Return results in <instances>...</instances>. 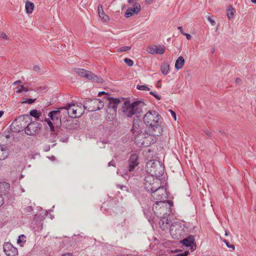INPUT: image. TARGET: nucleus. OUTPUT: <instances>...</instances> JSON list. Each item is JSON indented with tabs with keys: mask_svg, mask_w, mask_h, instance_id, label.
<instances>
[{
	"mask_svg": "<svg viewBox=\"0 0 256 256\" xmlns=\"http://www.w3.org/2000/svg\"><path fill=\"white\" fill-rule=\"evenodd\" d=\"M184 59L182 56H180L178 57L176 61L175 68L177 70L181 69L184 65Z\"/></svg>",
	"mask_w": 256,
	"mask_h": 256,
	"instance_id": "obj_24",
	"label": "nucleus"
},
{
	"mask_svg": "<svg viewBox=\"0 0 256 256\" xmlns=\"http://www.w3.org/2000/svg\"><path fill=\"white\" fill-rule=\"evenodd\" d=\"M62 256H74L71 253H66L62 255Z\"/></svg>",
	"mask_w": 256,
	"mask_h": 256,
	"instance_id": "obj_55",
	"label": "nucleus"
},
{
	"mask_svg": "<svg viewBox=\"0 0 256 256\" xmlns=\"http://www.w3.org/2000/svg\"><path fill=\"white\" fill-rule=\"evenodd\" d=\"M74 71L78 76L94 82L100 83H102L104 82V80L100 77L97 76L90 71L79 68H74Z\"/></svg>",
	"mask_w": 256,
	"mask_h": 256,
	"instance_id": "obj_10",
	"label": "nucleus"
},
{
	"mask_svg": "<svg viewBox=\"0 0 256 256\" xmlns=\"http://www.w3.org/2000/svg\"><path fill=\"white\" fill-rule=\"evenodd\" d=\"M208 20L211 23L212 26H214L216 24L215 21L213 20L210 17L208 16Z\"/></svg>",
	"mask_w": 256,
	"mask_h": 256,
	"instance_id": "obj_47",
	"label": "nucleus"
},
{
	"mask_svg": "<svg viewBox=\"0 0 256 256\" xmlns=\"http://www.w3.org/2000/svg\"><path fill=\"white\" fill-rule=\"evenodd\" d=\"M26 242V237L24 234H21L18 236V238L17 240L18 244H20L22 242Z\"/></svg>",
	"mask_w": 256,
	"mask_h": 256,
	"instance_id": "obj_34",
	"label": "nucleus"
},
{
	"mask_svg": "<svg viewBox=\"0 0 256 256\" xmlns=\"http://www.w3.org/2000/svg\"><path fill=\"white\" fill-rule=\"evenodd\" d=\"M4 111L1 110L0 111V118L4 114Z\"/></svg>",
	"mask_w": 256,
	"mask_h": 256,
	"instance_id": "obj_59",
	"label": "nucleus"
},
{
	"mask_svg": "<svg viewBox=\"0 0 256 256\" xmlns=\"http://www.w3.org/2000/svg\"><path fill=\"white\" fill-rule=\"evenodd\" d=\"M182 35L185 36H186V39L188 40H190L192 38V36L189 34L184 32V34H183Z\"/></svg>",
	"mask_w": 256,
	"mask_h": 256,
	"instance_id": "obj_49",
	"label": "nucleus"
},
{
	"mask_svg": "<svg viewBox=\"0 0 256 256\" xmlns=\"http://www.w3.org/2000/svg\"><path fill=\"white\" fill-rule=\"evenodd\" d=\"M102 94H105V95H106V96H109V94H108V93L106 92H104V91L99 92H98V96H102Z\"/></svg>",
	"mask_w": 256,
	"mask_h": 256,
	"instance_id": "obj_48",
	"label": "nucleus"
},
{
	"mask_svg": "<svg viewBox=\"0 0 256 256\" xmlns=\"http://www.w3.org/2000/svg\"><path fill=\"white\" fill-rule=\"evenodd\" d=\"M5 137H6V138L8 139V138H10V135L9 134H6V135L5 136Z\"/></svg>",
	"mask_w": 256,
	"mask_h": 256,
	"instance_id": "obj_60",
	"label": "nucleus"
},
{
	"mask_svg": "<svg viewBox=\"0 0 256 256\" xmlns=\"http://www.w3.org/2000/svg\"><path fill=\"white\" fill-rule=\"evenodd\" d=\"M160 186V180L158 177L151 175H148L145 177L144 186L148 192L152 193V191L158 188Z\"/></svg>",
	"mask_w": 256,
	"mask_h": 256,
	"instance_id": "obj_7",
	"label": "nucleus"
},
{
	"mask_svg": "<svg viewBox=\"0 0 256 256\" xmlns=\"http://www.w3.org/2000/svg\"><path fill=\"white\" fill-rule=\"evenodd\" d=\"M108 166H114L115 162H114V160H112V161H110V162H108Z\"/></svg>",
	"mask_w": 256,
	"mask_h": 256,
	"instance_id": "obj_53",
	"label": "nucleus"
},
{
	"mask_svg": "<svg viewBox=\"0 0 256 256\" xmlns=\"http://www.w3.org/2000/svg\"><path fill=\"white\" fill-rule=\"evenodd\" d=\"M62 109H64L65 112L72 118L80 117L84 113V110H82L81 106H75L72 103L68 104L64 107H62Z\"/></svg>",
	"mask_w": 256,
	"mask_h": 256,
	"instance_id": "obj_9",
	"label": "nucleus"
},
{
	"mask_svg": "<svg viewBox=\"0 0 256 256\" xmlns=\"http://www.w3.org/2000/svg\"><path fill=\"white\" fill-rule=\"evenodd\" d=\"M30 119V116L27 114L18 116L10 124V130L14 132H19L24 130L26 131V124Z\"/></svg>",
	"mask_w": 256,
	"mask_h": 256,
	"instance_id": "obj_5",
	"label": "nucleus"
},
{
	"mask_svg": "<svg viewBox=\"0 0 256 256\" xmlns=\"http://www.w3.org/2000/svg\"><path fill=\"white\" fill-rule=\"evenodd\" d=\"M252 2L256 4V0H251Z\"/></svg>",
	"mask_w": 256,
	"mask_h": 256,
	"instance_id": "obj_63",
	"label": "nucleus"
},
{
	"mask_svg": "<svg viewBox=\"0 0 256 256\" xmlns=\"http://www.w3.org/2000/svg\"><path fill=\"white\" fill-rule=\"evenodd\" d=\"M83 106L84 109L88 112H95L101 110L104 107V102L98 98H86L80 103Z\"/></svg>",
	"mask_w": 256,
	"mask_h": 256,
	"instance_id": "obj_6",
	"label": "nucleus"
},
{
	"mask_svg": "<svg viewBox=\"0 0 256 256\" xmlns=\"http://www.w3.org/2000/svg\"><path fill=\"white\" fill-rule=\"evenodd\" d=\"M173 202L172 200L168 202H158L153 204L152 210L154 214L160 218L162 224H169L170 220L168 216L172 213V207Z\"/></svg>",
	"mask_w": 256,
	"mask_h": 256,
	"instance_id": "obj_2",
	"label": "nucleus"
},
{
	"mask_svg": "<svg viewBox=\"0 0 256 256\" xmlns=\"http://www.w3.org/2000/svg\"><path fill=\"white\" fill-rule=\"evenodd\" d=\"M104 98L108 102V108L109 109H112L114 112H116L118 106L120 102V100L118 98H114L109 96H105Z\"/></svg>",
	"mask_w": 256,
	"mask_h": 256,
	"instance_id": "obj_16",
	"label": "nucleus"
},
{
	"mask_svg": "<svg viewBox=\"0 0 256 256\" xmlns=\"http://www.w3.org/2000/svg\"><path fill=\"white\" fill-rule=\"evenodd\" d=\"M234 10L232 8L228 10L227 12V16L229 19H230L232 16L234 14Z\"/></svg>",
	"mask_w": 256,
	"mask_h": 256,
	"instance_id": "obj_37",
	"label": "nucleus"
},
{
	"mask_svg": "<svg viewBox=\"0 0 256 256\" xmlns=\"http://www.w3.org/2000/svg\"><path fill=\"white\" fill-rule=\"evenodd\" d=\"M160 118V115L155 110L148 111L144 116V124L149 126L150 134L158 136L162 134Z\"/></svg>",
	"mask_w": 256,
	"mask_h": 256,
	"instance_id": "obj_1",
	"label": "nucleus"
},
{
	"mask_svg": "<svg viewBox=\"0 0 256 256\" xmlns=\"http://www.w3.org/2000/svg\"><path fill=\"white\" fill-rule=\"evenodd\" d=\"M223 242L226 244L227 247L228 248H231L232 250L234 249V244H230L226 240H224Z\"/></svg>",
	"mask_w": 256,
	"mask_h": 256,
	"instance_id": "obj_43",
	"label": "nucleus"
},
{
	"mask_svg": "<svg viewBox=\"0 0 256 256\" xmlns=\"http://www.w3.org/2000/svg\"><path fill=\"white\" fill-rule=\"evenodd\" d=\"M0 38L4 40H8V36L3 32H0Z\"/></svg>",
	"mask_w": 256,
	"mask_h": 256,
	"instance_id": "obj_44",
	"label": "nucleus"
},
{
	"mask_svg": "<svg viewBox=\"0 0 256 256\" xmlns=\"http://www.w3.org/2000/svg\"><path fill=\"white\" fill-rule=\"evenodd\" d=\"M10 184L6 182H0V196L7 194L10 190Z\"/></svg>",
	"mask_w": 256,
	"mask_h": 256,
	"instance_id": "obj_20",
	"label": "nucleus"
},
{
	"mask_svg": "<svg viewBox=\"0 0 256 256\" xmlns=\"http://www.w3.org/2000/svg\"><path fill=\"white\" fill-rule=\"evenodd\" d=\"M156 54H162L164 52L166 47L162 45H156Z\"/></svg>",
	"mask_w": 256,
	"mask_h": 256,
	"instance_id": "obj_29",
	"label": "nucleus"
},
{
	"mask_svg": "<svg viewBox=\"0 0 256 256\" xmlns=\"http://www.w3.org/2000/svg\"><path fill=\"white\" fill-rule=\"evenodd\" d=\"M124 60V62L129 66H132L134 64L133 61L128 58H125Z\"/></svg>",
	"mask_w": 256,
	"mask_h": 256,
	"instance_id": "obj_39",
	"label": "nucleus"
},
{
	"mask_svg": "<svg viewBox=\"0 0 256 256\" xmlns=\"http://www.w3.org/2000/svg\"><path fill=\"white\" fill-rule=\"evenodd\" d=\"M63 110L64 109H62V108H60L58 110H52L48 113V116L51 120L53 122L54 126L59 128L56 130L57 134H59L61 132L60 124L62 122L61 118V110Z\"/></svg>",
	"mask_w": 256,
	"mask_h": 256,
	"instance_id": "obj_11",
	"label": "nucleus"
},
{
	"mask_svg": "<svg viewBox=\"0 0 256 256\" xmlns=\"http://www.w3.org/2000/svg\"><path fill=\"white\" fill-rule=\"evenodd\" d=\"M168 192L166 188L160 186L158 188H156L151 193V199L158 203V202H168Z\"/></svg>",
	"mask_w": 256,
	"mask_h": 256,
	"instance_id": "obj_8",
	"label": "nucleus"
},
{
	"mask_svg": "<svg viewBox=\"0 0 256 256\" xmlns=\"http://www.w3.org/2000/svg\"><path fill=\"white\" fill-rule=\"evenodd\" d=\"M33 70L38 74H43L46 72V70L44 67H40L38 65H34L32 68Z\"/></svg>",
	"mask_w": 256,
	"mask_h": 256,
	"instance_id": "obj_25",
	"label": "nucleus"
},
{
	"mask_svg": "<svg viewBox=\"0 0 256 256\" xmlns=\"http://www.w3.org/2000/svg\"><path fill=\"white\" fill-rule=\"evenodd\" d=\"M136 88L142 90H149L150 88L146 85H137Z\"/></svg>",
	"mask_w": 256,
	"mask_h": 256,
	"instance_id": "obj_36",
	"label": "nucleus"
},
{
	"mask_svg": "<svg viewBox=\"0 0 256 256\" xmlns=\"http://www.w3.org/2000/svg\"><path fill=\"white\" fill-rule=\"evenodd\" d=\"M144 214L148 220L149 222L152 218V213L150 208H146L144 210Z\"/></svg>",
	"mask_w": 256,
	"mask_h": 256,
	"instance_id": "obj_30",
	"label": "nucleus"
},
{
	"mask_svg": "<svg viewBox=\"0 0 256 256\" xmlns=\"http://www.w3.org/2000/svg\"><path fill=\"white\" fill-rule=\"evenodd\" d=\"M171 114H172V116L173 117V118L176 120V114L174 112L173 110H169Z\"/></svg>",
	"mask_w": 256,
	"mask_h": 256,
	"instance_id": "obj_46",
	"label": "nucleus"
},
{
	"mask_svg": "<svg viewBox=\"0 0 256 256\" xmlns=\"http://www.w3.org/2000/svg\"><path fill=\"white\" fill-rule=\"evenodd\" d=\"M116 186L118 188L122 190L126 191V192H129L128 187L125 185H120L118 184H116Z\"/></svg>",
	"mask_w": 256,
	"mask_h": 256,
	"instance_id": "obj_38",
	"label": "nucleus"
},
{
	"mask_svg": "<svg viewBox=\"0 0 256 256\" xmlns=\"http://www.w3.org/2000/svg\"><path fill=\"white\" fill-rule=\"evenodd\" d=\"M21 83H22V82L20 80H16V81L14 82L13 84L14 85H16V84H20Z\"/></svg>",
	"mask_w": 256,
	"mask_h": 256,
	"instance_id": "obj_56",
	"label": "nucleus"
},
{
	"mask_svg": "<svg viewBox=\"0 0 256 256\" xmlns=\"http://www.w3.org/2000/svg\"><path fill=\"white\" fill-rule=\"evenodd\" d=\"M40 124L36 122H34L26 124L25 133L28 136H32L37 133L40 130Z\"/></svg>",
	"mask_w": 256,
	"mask_h": 256,
	"instance_id": "obj_14",
	"label": "nucleus"
},
{
	"mask_svg": "<svg viewBox=\"0 0 256 256\" xmlns=\"http://www.w3.org/2000/svg\"><path fill=\"white\" fill-rule=\"evenodd\" d=\"M56 129L54 128V126H50V130L51 132H52V134L53 135H55V136H58L59 137L60 136V134H62V129H61V132H60V134H56V130L59 129L58 128H57L56 127Z\"/></svg>",
	"mask_w": 256,
	"mask_h": 256,
	"instance_id": "obj_31",
	"label": "nucleus"
},
{
	"mask_svg": "<svg viewBox=\"0 0 256 256\" xmlns=\"http://www.w3.org/2000/svg\"><path fill=\"white\" fill-rule=\"evenodd\" d=\"M36 100V98L32 99L30 98H25L24 99V100L22 102V104H32Z\"/></svg>",
	"mask_w": 256,
	"mask_h": 256,
	"instance_id": "obj_35",
	"label": "nucleus"
},
{
	"mask_svg": "<svg viewBox=\"0 0 256 256\" xmlns=\"http://www.w3.org/2000/svg\"><path fill=\"white\" fill-rule=\"evenodd\" d=\"M138 156L136 154H132L129 160H128V167L129 172H132L134 168L138 166Z\"/></svg>",
	"mask_w": 256,
	"mask_h": 256,
	"instance_id": "obj_17",
	"label": "nucleus"
},
{
	"mask_svg": "<svg viewBox=\"0 0 256 256\" xmlns=\"http://www.w3.org/2000/svg\"><path fill=\"white\" fill-rule=\"evenodd\" d=\"M146 169L150 175L160 178L164 174V166L160 161L152 160L146 162Z\"/></svg>",
	"mask_w": 256,
	"mask_h": 256,
	"instance_id": "obj_4",
	"label": "nucleus"
},
{
	"mask_svg": "<svg viewBox=\"0 0 256 256\" xmlns=\"http://www.w3.org/2000/svg\"><path fill=\"white\" fill-rule=\"evenodd\" d=\"M23 210L25 213H28V214L32 213V212L33 211L32 207L30 206H26V208H24Z\"/></svg>",
	"mask_w": 256,
	"mask_h": 256,
	"instance_id": "obj_40",
	"label": "nucleus"
},
{
	"mask_svg": "<svg viewBox=\"0 0 256 256\" xmlns=\"http://www.w3.org/2000/svg\"><path fill=\"white\" fill-rule=\"evenodd\" d=\"M194 238L192 236H190L180 242L184 246L186 247L192 246L194 244Z\"/></svg>",
	"mask_w": 256,
	"mask_h": 256,
	"instance_id": "obj_21",
	"label": "nucleus"
},
{
	"mask_svg": "<svg viewBox=\"0 0 256 256\" xmlns=\"http://www.w3.org/2000/svg\"><path fill=\"white\" fill-rule=\"evenodd\" d=\"M23 92H28V90L24 87V86H20V88L17 90L16 92L22 93Z\"/></svg>",
	"mask_w": 256,
	"mask_h": 256,
	"instance_id": "obj_41",
	"label": "nucleus"
},
{
	"mask_svg": "<svg viewBox=\"0 0 256 256\" xmlns=\"http://www.w3.org/2000/svg\"><path fill=\"white\" fill-rule=\"evenodd\" d=\"M154 1V0H146V2L148 3V4H152L153 2Z\"/></svg>",
	"mask_w": 256,
	"mask_h": 256,
	"instance_id": "obj_58",
	"label": "nucleus"
},
{
	"mask_svg": "<svg viewBox=\"0 0 256 256\" xmlns=\"http://www.w3.org/2000/svg\"><path fill=\"white\" fill-rule=\"evenodd\" d=\"M30 116L34 118L36 120H38L40 116V113L38 112L36 110H32L30 111Z\"/></svg>",
	"mask_w": 256,
	"mask_h": 256,
	"instance_id": "obj_28",
	"label": "nucleus"
},
{
	"mask_svg": "<svg viewBox=\"0 0 256 256\" xmlns=\"http://www.w3.org/2000/svg\"><path fill=\"white\" fill-rule=\"evenodd\" d=\"M98 12L100 17L104 22H106L109 20V17L104 14L102 8V6L101 4H100L98 6Z\"/></svg>",
	"mask_w": 256,
	"mask_h": 256,
	"instance_id": "obj_23",
	"label": "nucleus"
},
{
	"mask_svg": "<svg viewBox=\"0 0 256 256\" xmlns=\"http://www.w3.org/2000/svg\"><path fill=\"white\" fill-rule=\"evenodd\" d=\"M3 250L7 256H18V250L10 242H5L3 246Z\"/></svg>",
	"mask_w": 256,
	"mask_h": 256,
	"instance_id": "obj_15",
	"label": "nucleus"
},
{
	"mask_svg": "<svg viewBox=\"0 0 256 256\" xmlns=\"http://www.w3.org/2000/svg\"><path fill=\"white\" fill-rule=\"evenodd\" d=\"M228 232L227 230L225 231V236H228Z\"/></svg>",
	"mask_w": 256,
	"mask_h": 256,
	"instance_id": "obj_61",
	"label": "nucleus"
},
{
	"mask_svg": "<svg viewBox=\"0 0 256 256\" xmlns=\"http://www.w3.org/2000/svg\"><path fill=\"white\" fill-rule=\"evenodd\" d=\"M204 133L206 134L209 138H212V133L211 132L210 130H207V129H206L204 130Z\"/></svg>",
	"mask_w": 256,
	"mask_h": 256,
	"instance_id": "obj_45",
	"label": "nucleus"
},
{
	"mask_svg": "<svg viewBox=\"0 0 256 256\" xmlns=\"http://www.w3.org/2000/svg\"><path fill=\"white\" fill-rule=\"evenodd\" d=\"M4 202V198L2 196H0V206L3 204Z\"/></svg>",
	"mask_w": 256,
	"mask_h": 256,
	"instance_id": "obj_52",
	"label": "nucleus"
},
{
	"mask_svg": "<svg viewBox=\"0 0 256 256\" xmlns=\"http://www.w3.org/2000/svg\"><path fill=\"white\" fill-rule=\"evenodd\" d=\"M140 5L138 2H136L133 4L132 8H128L124 14V16L128 18L134 14H138L140 10Z\"/></svg>",
	"mask_w": 256,
	"mask_h": 256,
	"instance_id": "obj_18",
	"label": "nucleus"
},
{
	"mask_svg": "<svg viewBox=\"0 0 256 256\" xmlns=\"http://www.w3.org/2000/svg\"><path fill=\"white\" fill-rule=\"evenodd\" d=\"M182 228L178 226H172L170 228V233L172 236L175 238H178V236L182 235Z\"/></svg>",
	"mask_w": 256,
	"mask_h": 256,
	"instance_id": "obj_19",
	"label": "nucleus"
},
{
	"mask_svg": "<svg viewBox=\"0 0 256 256\" xmlns=\"http://www.w3.org/2000/svg\"><path fill=\"white\" fill-rule=\"evenodd\" d=\"M50 145H46L44 148V152H48L50 150Z\"/></svg>",
	"mask_w": 256,
	"mask_h": 256,
	"instance_id": "obj_50",
	"label": "nucleus"
},
{
	"mask_svg": "<svg viewBox=\"0 0 256 256\" xmlns=\"http://www.w3.org/2000/svg\"><path fill=\"white\" fill-rule=\"evenodd\" d=\"M150 94H152V96H153L156 98L158 100H160L161 99V96H159L158 94L156 92L151 91L150 92Z\"/></svg>",
	"mask_w": 256,
	"mask_h": 256,
	"instance_id": "obj_42",
	"label": "nucleus"
},
{
	"mask_svg": "<svg viewBox=\"0 0 256 256\" xmlns=\"http://www.w3.org/2000/svg\"><path fill=\"white\" fill-rule=\"evenodd\" d=\"M8 154L7 147L4 145L0 146V160L6 159Z\"/></svg>",
	"mask_w": 256,
	"mask_h": 256,
	"instance_id": "obj_22",
	"label": "nucleus"
},
{
	"mask_svg": "<svg viewBox=\"0 0 256 256\" xmlns=\"http://www.w3.org/2000/svg\"><path fill=\"white\" fill-rule=\"evenodd\" d=\"M178 29L180 30V33L183 34H184V32L183 30V28H182V26H178Z\"/></svg>",
	"mask_w": 256,
	"mask_h": 256,
	"instance_id": "obj_54",
	"label": "nucleus"
},
{
	"mask_svg": "<svg viewBox=\"0 0 256 256\" xmlns=\"http://www.w3.org/2000/svg\"><path fill=\"white\" fill-rule=\"evenodd\" d=\"M126 176H128V174H124V175L123 176H124L125 178H126Z\"/></svg>",
	"mask_w": 256,
	"mask_h": 256,
	"instance_id": "obj_62",
	"label": "nucleus"
},
{
	"mask_svg": "<svg viewBox=\"0 0 256 256\" xmlns=\"http://www.w3.org/2000/svg\"><path fill=\"white\" fill-rule=\"evenodd\" d=\"M214 50H214V48L212 49V53H214Z\"/></svg>",
	"mask_w": 256,
	"mask_h": 256,
	"instance_id": "obj_64",
	"label": "nucleus"
},
{
	"mask_svg": "<svg viewBox=\"0 0 256 256\" xmlns=\"http://www.w3.org/2000/svg\"><path fill=\"white\" fill-rule=\"evenodd\" d=\"M160 70L163 74L166 75L169 72L170 66L167 63H165L161 66Z\"/></svg>",
	"mask_w": 256,
	"mask_h": 256,
	"instance_id": "obj_27",
	"label": "nucleus"
},
{
	"mask_svg": "<svg viewBox=\"0 0 256 256\" xmlns=\"http://www.w3.org/2000/svg\"><path fill=\"white\" fill-rule=\"evenodd\" d=\"M131 49V46H123L119 48L118 50V52H127L130 50Z\"/></svg>",
	"mask_w": 256,
	"mask_h": 256,
	"instance_id": "obj_32",
	"label": "nucleus"
},
{
	"mask_svg": "<svg viewBox=\"0 0 256 256\" xmlns=\"http://www.w3.org/2000/svg\"><path fill=\"white\" fill-rule=\"evenodd\" d=\"M156 46H149L148 48V52L150 54H156Z\"/></svg>",
	"mask_w": 256,
	"mask_h": 256,
	"instance_id": "obj_33",
	"label": "nucleus"
},
{
	"mask_svg": "<svg viewBox=\"0 0 256 256\" xmlns=\"http://www.w3.org/2000/svg\"><path fill=\"white\" fill-rule=\"evenodd\" d=\"M47 123H48V125L49 127L50 126H54V123H53V122H52L51 120H46Z\"/></svg>",
	"mask_w": 256,
	"mask_h": 256,
	"instance_id": "obj_51",
	"label": "nucleus"
},
{
	"mask_svg": "<svg viewBox=\"0 0 256 256\" xmlns=\"http://www.w3.org/2000/svg\"><path fill=\"white\" fill-rule=\"evenodd\" d=\"M61 126L68 130H76L78 126V120L68 116V118L66 120H64V118L62 119L60 124Z\"/></svg>",
	"mask_w": 256,
	"mask_h": 256,
	"instance_id": "obj_12",
	"label": "nucleus"
},
{
	"mask_svg": "<svg viewBox=\"0 0 256 256\" xmlns=\"http://www.w3.org/2000/svg\"><path fill=\"white\" fill-rule=\"evenodd\" d=\"M25 8L27 13L32 14L34 8V4L30 2L27 1L26 3Z\"/></svg>",
	"mask_w": 256,
	"mask_h": 256,
	"instance_id": "obj_26",
	"label": "nucleus"
},
{
	"mask_svg": "<svg viewBox=\"0 0 256 256\" xmlns=\"http://www.w3.org/2000/svg\"><path fill=\"white\" fill-rule=\"evenodd\" d=\"M241 80H241V79H240V78H236V83H239L240 82H241Z\"/></svg>",
	"mask_w": 256,
	"mask_h": 256,
	"instance_id": "obj_57",
	"label": "nucleus"
},
{
	"mask_svg": "<svg viewBox=\"0 0 256 256\" xmlns=\"http://www.w3.org/2000/svg\"><path fill=\"white\" fill-rule=\"evenodd\" d=\"M145 106L144 102L142 100H136L132 103L126 100L122 104V112L124 116L130 118L134 114L138 116V114L142 113Z\"/></svg>",
	"mask_w": 256,
	"mask_h": 256,
	"instance_id": "obj_3",
	"label": "nucleus"
},
{
	"mask_svg": "<svg viewBox=\"0 0 256 256\" xmlns=\"http://www.w3.org/2000/svg\"><path fill=\"white\" fill-rule=\"evenodd\" d=\"M140 116H134L131 130L134 136L135 140L142 134V128L140 124Z\"/></svg>",
	"mask_w": 256,
	"mask_h": 256,
	"instance_id": "obj_13",
	"label": "nucleus"
}]
</instances>
